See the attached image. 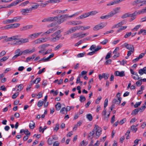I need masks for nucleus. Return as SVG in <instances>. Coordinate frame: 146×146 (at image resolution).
<instances>
[{"mask_svg":"<svg viewBox=\"0 0 146 146\" xmlns=\"http://www.w3.org/2000/svg\"><path fill=\"white\" fill-rule=\"evenodd\" d=\"M120 9V7H117L115 9H113V11L116 14L118 12V11Z\"/></svg>","mask_w":146,"mask_h":146,"instance_id":"obj_54","label":"nucleus"},{"mask_svg":"<svg viewBox=\"0 0 146 146\" xmlns=\"http://www.w3.org/2000/svg\"><path fill=\"white\" fill-rule=\"evenodd\" d=\"M51 36L52 37L50 39L53 42H55L58 40L60 37L59 35H56L54 36H52V35Z\"/></svg>","mask_w":146,"mask_h":146,"instance_id":"obj_14","label":"nucleus"},{"mask_svg":"<svg viewBox=\"0 0 146 146\" xmlns=\"http://www.w3.org/2000/svg\"><path fill=\"white\" fill-rule=\"evenodd\" d=\"M40 38V40L42 41L41 43H42L43 42H46L48 41V39L46 37L42 38Z\"/></svg>","mask_w":146,"mask_h":146,"instance_id":"obj_60","label":"nucleus"},{"mask_svg":"<svg viewBox=\"0 0 146 146\" xmlns=\"http://www.w3.org/2000/svg\"><path fill=\"white\" fill-rule=\"evenodd\" d=\"M94 130L95 132V135L97 137V138L99 137L102 133V129L101 128L97 125H95L94 127Z\"/></svg>","mask_w":146,"mask_h":146,"instance_id":"obj_2","label":"nucleus"},{"mask_svg":"<svg viewBox=\"0 0 146 146\" xmlns=\"http://www.w3.org/2000/svg\"><path fill=\"white\" fill-rule=\"evenodd\" d=\"M55 107L57 110H59L61 107V105L60 103L58 102L55 105Z\"/></svg>","mask_w":146,"mask_h":146,"instance_id":"obj_31","label":"nucleus"},{"mask_svg":"<svg viewBox=\"0 0 146 146\" xmlns=\"http://www.w3.org/2000/svg\"><path fill=\"white\" fill-rule=\"evenodd\" d=\"M30 133H29V134H27V135H26L23 138V140L24 141H25L27 140L29 137L30 136Z\"/></svg>","mask_w":146,"mask_h":146,"instance_id":"obj_63","label":"nucleus"},{"mask_svg":"<svg viewBox=\"0 0 146 146\" xmlns=\"http://www.w3.org/2000/svg\"><path fill=\"white\" fill-rule=\"evenodd\" d=\"M29 39L27 38H20V40L17 43L18 44H19V45L21 44L27 42H29Z\"/></svg>","mask_w":146,"mask_h":146,"instance_id":"obj_12","label":"nucleus"},{"mask_svg":"<svg viewBox=\"0 0 146 146\" xmlns=\"http://www.w3.org/2000/svg\"><path fill=\"white\" fill-rule=\"evenodd\" d=\"M35 5H33L32 7H31V9L32 11L33 9H36L39 6V5L36 3H35Z\"/></svg>","mask_w":146,"mask_h":146,"instance_id":"obj_45","label":"nucleus"},{"mask_svg":"<svg viewBox=\"0 0 146 146\" xmlns=\"http://www.w3.org/2000/svg\"><path fill=\"white\" fill-rule=\"evenodd\" d=\"M49 46L50 44H44L39 46L38 48L40 49V50L38 51V52L42 54L43 53L45 48Z\"/></svg>","mask_w":146,"mask_h":146,"instance_id":"obj_5","label":"nucleus"},{"mask_svg":"<svg viewBox=\"0 0 146 146\" xmlns=\"http://www.w3.org/2000/svg\"><path fill=\"white\" fill-rule=\"evenodd\" d=\"M87 118L90 121H91L92 119V117L91 114H88L86 115Z\"/></svg>","mask_w":146,"mask_h":146,"instance_id":"obj_47","label":"nucleus"},{"mask_svg":"<svg viewBox=\"0 0 146 146\" xmlns=\"http://www.w3.org/2000/svg\"><path fill=\"white\" fill-rule=\"evenodd\" d=\"M59 128V124H57L56 125L54 129V131H57Z\"/></svg>","mask_w":146,"mask_h":146,"instance_id":"obj_52","label":"nucleus"},{"mask_svg":"<svg viewBox=\"0 0 146 146\" xmlns=\"http://www.w3.org/2000/svg\"><path fill=\"white\" fill-rule=\"evenodd\" d=\"M133 75H132L131 76L132 77L134 80H139V76L137 74V73H135V74Z\"/></svg>","mask_w":146,"mask_h":146,"instance_id":"obj_34","label":"nucleus"},{"mask_svg":"<svg viewBox=\"0 0 146 146\" xmlns=\"http://www.w3.org/2000/svg\"><path fill=\"white\" fill-rule=\"evenodd\" d=\"M141 33H142L143 35H146V30H144L143 29L141 30L138 33V34L140 35Z\"/></svg>","mask_w":146,"mask_h":146,"instance_id":"obj_44","label":"nucleus"},{"mask_svg":"<svg viewBox=\"0 0 146 146\" xmlns=\"http://www.w3.org/2000/svg\"><path fill=\"white\" fill-rule=\"evenodd\" d=\"M35 51V48H33L31 50L26 49L23 51L24 54L29 53L31 54L33 53Z\"/></svg>","mask_w":146,"mask_h":146,"instance_id":"obj_16","label":"nucleus"},{"mask_svg":"<svg viewBox=\"0 0 146 146\" xmlns=\"http://www.w3.org/2000/svg\"><path fill=\"white\" fill-rule=\"evenodd\" d=\"M35 58V56L33 55L32 56L27 58L25 62H28L29 61Z\"/></svg>","mask_w":146,"mask_h":146,"instance_id":"obj_39","label":"nucleus"},{"mask_svg":"<svg viewBox=\"0 0 146 146\" xmlns=\"http://www.w3.org/2000/svg\"><path fill=\"white\" fill-rule=\"evenodd\" d=\"M44 102L42 101L39 100L37 104V106L38 107H40L42 106Z\"/></svg>","mask_w":146,"mask_h":146,"instance_id":"obj_55","label":"nucleus"},{"mask_svg":"<svg viewBox=\"0 0 146 146\" xmlns=\"http://www.w3.org/2000/svg\"><path fill=\"white\" fill-rule=\"evenodd\" d=\"M139 13V11H136L132 14H130L129 13L130 17H134L138 15H140Z\"/></svg>","mask_w":146,"mask_h":146,"instance_id":"obj_30","label":"nucleus"},{"mask_svg":"<svg viewBox=\"0 0 146 146\" xmlns=\"http://www.w3.org/2000/svg\"><path fill=\"white\" fill-rule=\"evenodd\" d=\"M57 29V28L56 27H54V28H51L46 31L43 33V35H49L50 33H53Z\"/></svg>","mask_w":146,"mask_h":146,"instance_id":"obj_10","label":"nucleus"},{"mask_svg":"<svg viewBox=\"0 0 146 146\" xmlns=\"http://www.w3.org/2000/svg\"><path fill=\"white\" fill-rule=\"evenodd\" d=\"M19 94L18 92H17L13 94V96L12 98L13 99H15L17 96Z\"/></svg>","mask_w":146,"mask_h":146,"instance_id":"obj_59","label":"nucleus"},{"mask_svg":"<svg viewBox=\"0 0 146 146\" xmlns=\"http://www.w3.org/2000/svg\"><path fill=\"white\" fill-rule=\"evenodd\" d=\"M88 13H86L78 17V19H83L89 16Z\"/></svg>","mask_w":146,"mask_h":146,"instance_id":"obj_19","label":"nucleus"},{"mask_svg":"<svg viewBox=\"0 0 146 146\" xmlns=\"http://www.w3.org/2000/svg\"><path fill=\"white\" fill-rule=\"evenodd\" d=\"M114 75L115 76L122 77L125 76V72L122 71L120 72L118 71H115L114 72Z\"/></svg>","mask_w":146,"mask_h":146,"instance_id":"obj_11","label":"nucleus"},{"mask_svg":"<svg viewBox=\"0 0 146 146\" xmlns=\"http://www.w3.org/2000/svg\"><path fill=\"white\" fill-rule=\"evenodd\" d=\"M138 72L140 75H142L143 74H146V67H144L143 69H140Z\"/></svg>","mask_w":146,"mask_h":146,"instance_id":"obj_17","label":"nucleus"},{"mask_svg":"<svg viewBox=\"0 0 146 146\" xmlns=\"http://www.w3.org/2000/svg\"><path fill=\"white\" fill-rule=\"evenodd\" d=\"M67 24L70 25H76L75 21H70L67 23Z\"/></svg>","mask_w":146,"mask_h":146,"instance_id":"obj_49","label":"nucleus"},{"mask_svg":"<svg viewBox=\"0 0 146 146\" xmlns=\"http://www.w3.org/2000/svg\"><path fill=\"white\" fill-rule=\"evenodd\" d=\"M130 17L129 13H127L123 14L121 17V18L122 19H125L127 18V17Z\"/></svg>","mask_w":146,"mask_h":146,"instance_id":"obj_36","label":"nucleus"},{"mask_svg":"<svg viewBox=\"0 0 146 146\" xmlns=\"http://www.w3.org/2000/svg\"><path fill=\"white\" fill-rule=\"evenodd\" d=\"M108 40L107 39H105L102 41L100 42V43L103 45L106 44L108 42Z\"/></svg>","mask_w":146,"mask_h":146,"instance_id":"obj_46","label":"nucleus"},{"mask_svg":"<svg viewBox=\"0 0 146 146\" xmlns=\"http://www.w3.org/2000/svg\"><path fill=\"white\" fill-rule=\"evenodd\" d=\"M140 25H138L136 26L134 28L132 29V31H137L140 27Z\"/></svg>","mask_w":146,"mask_h":146,"instance_id":"obj_53","label":"nucleus"},{"mask_svg":"<svg viewBox=\"0 0 146 146\" xmlns=\"http://www.w3.org/2000/svg\"><path fill=\"white\" fill-rule=\"evenodd\" d=\"M86 100V99L85 97L83 96H80V101L81 102H83Z\"/></svg>","mask_w":146,"mask_h":146,"instance_id":"obj_40","label":"nucleus"},{"mask_svg":"<svg viewBox=\"0 0 146 146\" xmlns=\"http://www.w3.org/2000/svg\"><path fill=\"white\" fill-rule=\"evenodd\" d=\"M21 36V35H15L8 38L7 40L8 41L14 40V41L13 42V45H19V44H18L17 42L20 40Z\"/></svg>","mask_w":146,"mask_h":146,"instance_id":"obj_1","label":"nucleus"},{"mask_svg":"<svg viewBox=\"0 0 146 146\" xmlns=\"http://www.w3.org/2000/svg\"><path fill=\"white\" fill-rule=\"evenodd\" d=\"M56 17H57L56 19V21H57V23L58 24H60L64 21L67 18H68V17L66 15H62L59 17H58V16H57Z\"/></svg>","mask_w":146,"mask_h":146,"instance_id":"obj_3","label":"nucleus"},{"mask_svg":"<svg viewBox=\"0 0 146 146\" xmlns=\"http://www.w3.org/2000/svg\"><path fill=\"white\" fill-rule=\"evenodd\" d=\"M42 33V32L35 33L29 35V37L31 39H34L39 37Z\"/></svg>","mask_w":146,"mask_h":146,"instance_id":"obj_8","label":"nucleus"},{"mask_svg":"<svg viewBox=\"0 0 146 146\" xmlns=\"http://www.w3.org/2000/svg\"><path fill=\"white\" fill-rule=\"evenodd\" d=\"M139 80L136 83V84L137 86H140L142 84V79L140 80Z\"/></svg>","mask_w":146,"mask_h":146,"instance_id":"obj_51","label":"nucleus"},{"mask_svg":"<svg viewBox=\"0 0 146 146\" xmlns=\"http://www.w3.org/2000/svg\"><path fill=\"white\" fill-rule=\"evenodd\" d=\"M42 41L40 40V38H38L33 41L32 42V43L34 45H36L41 44Z\"/></svg>","mask_w":146,"mask_h":146,"instance_id":"obj_22","label":"nucleus"},{"mask_svg":"<svg viewBox=\"0 0 146 146\" xmlns=\"http://www.w3.org/2000/svg\"><path fill=\"white\" fill-rule=\"evenodd\" d=\"M9 58V56H4L2 58L0 59V62H2L7 60Z\"/></svg>","mask_w":146,"mask_h":146,"instance_id":"obj_50","label":"nucleus"},{"mask_svg":"<svg viewBox=\"0 0 146 146\" xmlns=\"http://www.w3.org/2000/svg\"><path fill=\"white\" fill-rule=\"evenodd\" d=\"M98 13V12L96 11H92L90 12H88V13L89 14V16L90 15H95Z\"/></svg>","mask_w":146,"mask_h":146,"instance_id":"obj_37","label":"nucleus"},{"mask_svg":"<svg viewBox=\"0 0 146 146\" xmlns=\"http://www.w3.org/2000/svg\"><path fill=\"white\" fill-rule=\"evenodd\" d=\"M115 15V13L113 11H111L108 14V16L109 18L110 17H111L114 15Z\"/></svg>","mask_w":146,"mask_h":146,"instance_id":"obj_48","label":"nucleus"},{"mask_svg":"<svg viewBox=\"0 0 146 146\" xmlns=\"http://www.w3.org/2000/svg\"><path fill=\"white\" fill-rule=\"evenodd\" d=\"M67 10L66 9L64 10H56L54 12L55 13H60V14H62L64 13L66 11H67Z\"/></svg>","mask_w":146,"mask_h":146,"instance_id":"obj_35","label":"nucleus"},{"mask_svg":"<svg viewBox=\"0 0 146 146\" xmlns=\"http://www.w3.org/2000/svg\"><path fill=\"white\" fill-rule=\"evenodd\" d=\"M32 11L31 9V8L28 9H22L21 10V11L22 13H27L30 12Z\"/></svg>","mask_w":146,"mask_h":146,"instance_id":"obj_18","label":"nucleus"},{"mask_svg":"<svg viewBox=\"0 0 146 146\" xmlns=\"http://www.w3.org/2000/svg\"><path fill=\"white\" fill-rule=\"evenodd\" d=\"M121 101V99H114L112 101V103L114 104H119Z\"/></svg>","mask_w":146,"mask_h":146,"instance_id":"obj_21","label":"nucleus"},{"mask_svg":"<svg viewBox=\"0 0 146 146\" xmlns=\"http://www.w3.org/2000/svg\"><path fill=\"white\" fill-rule=\"evenodd\" d=\"M132 33L131 32H129L127 33L126 34H125L124 36V37L125 38H127L128 37H129L132 34Z\"/></svg>","mask_w":146,"mask_h":146,"instance_id":"obj_56","label":"nucleus"},{"mask_svg":"<svg viewBox=\"0 0 146 146\" xmlns=\"http://www.w3.org/2000/svg\"><path fill=\"white\" fill-rule=\"evenodd\" d=\"M106 24L101 23V24L95 25L93 27V29L94 31H97L103 28L106 26Z\"/></svg>","mask_w":146,"mask_h":146,"instance_id":"obj_6","label":"nucleus"},{"mask_svg":"<svg viewBox=\"0 0 146 146\" xmlns=\"http://www.w3.org/2000/svg\"><path fill=\"white\" fill-rule=\"evenodd\" d=\"M125 24V21H122L121 22H119L118 23L116 24L115 25H114L111 28L113 29L115 28H117L120 26H121L122 25H123Z\"/></svg>","mask_w":146,"mask_h":146,"instance_id":"obj_13","label":"nucleus"},{"mask_svg":"<svg viewBox=\"0 0 146 146\" xmlns=\"http://www.w3.org/2000/svg\"><path fill=\"white\" fill-rule=\"evenodd\" d=\"M139 14H143L146 13V7L145 8L139 11Z\"/></svg>","mask_w":146,"mask_h":146,"instance_id":"obj_42","label":"nucleus"},{"mask_svg":"<svg viewBox=\"0 0 146 146\" xmlns=\"http://www.w3.org/2000/svg\"><path fill=\"white\" fill-rule=\"evenodd\" d=\"M33 27L32 25H28L25 26V30H27L31 29Z\"/></svg>","mask_w":146,"mask_h":146,"instance_id":"obj_64","label":"nucleus"},{"mask_svg":"<svg viewBox=\"0 0 146 146\" xmlns=\"http://www.w3.org/2000/svg\"><path fill=\"white\" fill-rule=\"evenodd\" d=\"M143 2V0H136L134 1L133 3L134 5H135L137 4L142 3Z\"/></svg>","mask_w":146,"mask_h":146,"instance_id":"obj_27","label":"nucleus"},{"mask_svg":"<svg viewBox=\"0 0 146 146\" xmlns=\"http://www.w3.org/2000/svg\"><path fill=\"white\" fill-rule=\"evenodd\" d=\"M79 26H77L71 28L67 32V34H69L76 31L79 30Z\"/></svg>","mask_w":146,"mask_h":146,"instance_id":"obj_7","label":"nucleus"},{"mask_svg":"<svg viewBox=\"0 0 146 146\" xmlns=\"http://www.w3.org/2000/svg\"><path fill=\"white\" fill-rule=\"evenodd\" d=\"M124 0H115L111 1L107 4L108 6L113 5L115 4H117L123 1Z\"/></svg>","mask_w":146,"mask_h":146,"instance_id":"obj_15","label":"nucleus"},{"mask_svg":"<svg viewBox=\"0 0 146 146\" xmlns=\"http://www.w3.org/2000/svg\"><path fill=\"white\" fill-rule=\"evenodd\" d=\"M52 1H53L54 3H56L60 2L59 0H50L49 1H46L45 3H42L41 5L43 7H44L45 6H46V4H47L48 3H49L50 2H51Z\"/></svg>","mask_w":146,"mask_h":146,"instance_id":"obj_20","label":"nucleus"},{"mask_svg":"<svg viewBox=\"0 0 146 146\" xmlns=\"http://www.w3.org/2000/svg\"><path fill=\"white\" fill-rule=\"evenodd\" d=\"M18 87L19 88V89H18L17 90L21 91V90H22L23 88V84H19L18 86Z\"/></svg>","mask_w":146,"mask_h":146,"instance_id":"obj_57","label":"nucleus"},{"mask_svg":"<svg viewBox=\"0 0 146 146\" xmlns=\"http://www.w3.org/2000/svg\"><path fill=\"white\" fill-rule=\"evenodd\" d=\"M10 25L11 29H13L18 27L20 25V24L18 23H15L10 24Z\"/></svg>","mask_w":146,"mask_h":146,"instance_id":"obj_29","label":"nucleus"},{"mask_svg":"<svg viewBox=\"0 0 146 146\" xmlns=\"http://www.w3.org/2000/svg\"><path fill=\"white\" fill-rule=\"evenodd\" d=\"M29 126L30 128L31 129H33L34 128L35 126V123L33 121H31L29 123Z\"/></svg>","mask_w":146,"mask_h":146,"instance_id":"obj_33","label":"nucleus"},{"mask_svg":"<svg viewBox=\"0 0 146 146\" xmlns=\"http://www.w3.org/2000/svg\"><path fill=\"white\" fill-rule=\"evenodd\" d=\"M15 54L18 55V56L21 55L23 54H24L23 51H21L20 49L19 48L15 50Z\"/></svg>","mask_w":146,"mask_h":146,"instance_id":"obj_24","label":"nucleus"},{"mask_svg":"<svg viewBox=\"0 0 146 146\" xmlns=\"http://www.w3.org/2000/svg\"><path fill=\"white\" fill-rule=\"evenodd\" d=\"M106 108H104V110H103L102 113V115L104 116L103 117V119L105 120H107V116L106 115Z\"/></svg>","mask_w":146,"mask_h":146,"instance_id":"obj_28","label":"nucleus"},{"mask_svg":"<svg viewBox=\"0 0 146 146\" xmlns=\"http://www.w3.org/2000/svg\"><path fill=\"white\" fill-rule=\"evenodd\" d=\"M58 18L57 17H49L43 19L42 21V22H51L54 21H56V19Z\"/></svg>","mask_w":146,"mask_h":146,"instance_id":"obj_9","label":"nucleus"},{"mask_svg":"<svg viewBox=\"0 0 146 146\" xmlns=\"http://www.w3.org/2000/svg\"><path fill=\"white\" fill-rule=\"evenodd\" d=\"M139 111V109H136L134 110L132 112L131 114L135 115Z\"/></svg>","mask_w":146,"mask_h":146,"instance_id":"obj_43","label":"nucleus"},{"mask_svg":"<svg viewBox=\"0 0 146 146\" xmlns=\"http://www.w3.org/2000/svg\"><path fill=\"white\" fill-rule=\"evenodd\" d=\"M62 46V44H59L57 46H56L55 47L54 49L56 51L58 49L61 47Z\"/></svg>","mask_w":146,"mask_h":146,"instance_id":"obj_58","label":"nucleus"},{"mask_svg":"<svg viewBox=\"0 0 146 146\" xmlns=\"http://www.w3.org/2000/svg\"><path fill=\"white\" fill-rule=\"evenodd\" d=\"M22 19L21 16H17L13 18V23L19 22Z\"/></svg>","mask_w":146,"mask_h":146,"instance_id":"obj_23","label":"nucleus"},{"mask_svg":"<svg viewBox=\"0 0 146 146\" xmlns=\"http://www.w3.org/2000/svg\"><path fill=\"white\" fill-rule=\"evenodd\" d=\"M79 37L80 38V33H75L72 34L70 37L72 39L76 38Z\"/></svg>","mask_w":146,"mask_h":146,"instance_id":"obj_25","label":"nucleus"},{"mask_svg":"<svg viewBox=\"0 0 146 146\" xmlns=\"http://www.w3.org/2000/svg\"><path fill=\"white\" fill-rule=\"evenodd\" d=\"M52 139L50 138H49L47 141L48 144L49 145H52Z\"/></svg>","mask_w":146,"mask_h":146,"instance_id":"obj_62","label":"nucleus"},{"mask_svg":"<svg viewBox=\"0 0 146 146\" xmlns=\"http://www.w3.org/2000/svg\"><path fill=\"white\" fill-rule=\"evenodd\" d=\"M79 29H81V30L82 31H84L89 29L90 28V26L85 27L84 26H79Z\"/></svg>","mask_w":146,"mask_h":146,"instance_id":"obj_26","label":"nucleus"},{"mask_svg":"<svg viewBox=\"0 0 146 146\" xmlns=\"http://www.w3.org/2000/svg\"><path fill=\"white\" fill-rule=\"evenodd\" d=\"M94 133L95 131H94V130L93 129V130L90 132L88 134V137L90 138V139H92L93 138V135H94Z\"/></svg>","mask_w":146,"mask_h":146,"instance_id":"obj_32","label":"nucleus"},{"mask_svg":"<svg viewBox=\"0 0 146 146\" xmlns=\"http://www.w3.org/2000/svg\"><path fill=\"white\" fill-rule=\"evenodd\" d=\"M89 33L88 32L85 33L83 34H80V38H82L85 36L88 35H89Z\"/></svg>","mask_w":146,"mask_h":146,"instance_id":"obj_38","label":"nucleus"},{"mask_svg":"<svg viewBox=\"0 0 146 146\" xmlns=\"http://www.w3.org/2000/svg\"><path fill=\"white\" fill-rule=\"evenodd\" d=\"M121 46L123 47H125L127 49L130 50H131L132 52H134V47L132 44H128L127 43L125 42Z\"/></svg>","mask_w":146,"mask_h":146,"instance_id":"obj_4","label":"nucleus"},{"mask_svg":"<svg viewBox=\"0 0 146 146\" xmlns=\"http://www.w3.org/2000/svg\"><path fill=\"white\" fill-rule=\"evenodd\" d=\"M88 142H85L84 140L82 141L80 144V146H83L84 145H86L88 144Z\"/></svg>","mask_w":146,"mask_h":146,"instance_id":"obj_61","label":"nucleus"},{"mask_svg":"<svg viewBox=\"0 0 146 146\" xmlns=\"http://www.w3.org/2000/svg\"><path fill=\"white\" fill-rule=\"evenodd\" d=\"M102 75L103 76L105 80L108 79L109 76V74H108L103 73L102 74Z\"/></svg>","mask_w":146,"mask_h":146,"instance_id":"obj_41","label":"nucleus"}]
</instances>
